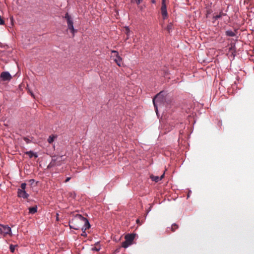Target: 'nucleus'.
<instances>
[{"label": "nucleus", "instance_id": "f257e3e1", "mask_svg": "<svg viewBox=\"0 0 254 254\" xmlns=\"http://www.w3.org/2000/svg\"><path fill=\"white\" fill-rule=\"evenodd\" d=\"M70 228L74 230H86L90 227L88 220L80 214H76L69 222Z\"/></svg>", "mask_w": 254, "mask_h": 254}, {"label": "nucleus", "instance_id": "f03ea898", "mask_svg": "<svg viewBox=\"0 0 254 254\" xmlns=\"http://www.w3.org/2000/svg\"><path fill=\"white\" fill-rule=\"evenodd\" d=\"M163 92H160L157 94L153 99V103L155 108V112L157 114L158 108H162L164 106L165 100Z\"/></svg>", "mask_w": 254, "mask_h": 254}, {"label": "nucleus", "instance_id": "7ed1b4c3", "mask_svg": "<svg viewBox=\"0 0 254 254\" xmlns=\"http://www.w3.org/2000/svg\"><path fill=\"white\" fill-rule=\"evenodd\" d=\"M64 17L66 20L68 29L70 30L72 34V37H74L75 33L77 31V30L74 28L73 21L71 16L69 15L68 13H66Z\"/></svg>", "mask_w": 254, "mask_h": 254}, {"label": "nucleus", "instance_id": "20e7f679", "mask_svg": "<svg viewBox=\"0 0 254 254\" xmlns=\"http://www.w3.org/2000/svg\"><path fill=\"white\" fill-rule=\"evenodd\" d=\"M64 160L63 156H54L48 167L50 168L55 166H60L62 164Z\"/></svg>", "mask_w": 254, "mask_h": 254}, {"label": "nucleus", "instance_id": "39448f33", "mask_svg": "<svg viewBox=\"0 0 254 254\" xmlns=\"http://www.w3.org/2000/svg\"><path fill=\"white\" fill-rule=\"evenodd\" d=\"M0 235L5 237L7 235L11 236V228L7 225H2L0 224Z\"/></svg>", "mask_w": 254, "mask_h": 254}, {"label": "nucleus", "instance_id": "423d86ee", "mask_svg": "<svg viewBox=\"0 0 254 254\" xmlns=\"http://www.w3.org/2000/svg\"><path fill=\"white\" fill-rule=\"evenodd\" d=\"M0 76L1 80L3 81H9L12 79V76L8 71L2 72Z\"/></svg>", "mask_w": 254, "mask_h": 254}, {"label": "nucleus", "instance_id": "0eeeda50", "mask_svg": "<svg viewBox=\"0 0 254 254\" xmlns=\"http://www.w3.org/2000/svg\"><path fill=\"white\" fill-rule=\"evenodd\" d=\"M112 53L114 54V56H116V58L114 60L115 62L118 65L121 66L123 64L122 59L119 55L118 52L116 51H112Z\"/></svg>", "mask_w": 254, "mask_h": 254}, {"label": "nucleus", "instance_id": "6e6552de", "mask_svg": "<svg viewBox=\"0 0 254 254\" xmlns=\"http://www.w3.org/2000/svg\"><path fill=\"white\" fill-rule=\"evenodd\" d=\"M161 11L163 19H166L168 16L166 3H162Z\"/></svg>", "mask_w": 254, "mask_h": 254}, {"label": "nucleus", "instance_id": "1a4fd4ad", "mask_svg": "<svg viewBox=\"0 0 254 254\" xmlns=\"http://www.w3.org/2000/svg\"><path fill=\"white\" fill-rule=\"evenodd\" d=\"M17 194L19 197H23V198H27L29 196V194L26 193L25 190H20V189H18Z\"/></svg>", "mask_w": 254, "mask_h": 254}, {"label": "nucleus", "instance_id": "9d476101", "mask_svg": "<svg viewBox=\"0 0 254 254\" xmlns=\"http://www.w3.org/2000/svg\"><path fill=\"white\" fill-rule=\"evenodd\" d=\"M135 235L134 234H128L125 236L126 240L131 244L132 243V242L133 241Z\"/></svg>", "mask_w": 254, "mask_h": 254}, {"label": "nucleus", "instance_id": "9b49d317", "mask_svg": "<svg viewBox=\"0 0 254 254\" xmlns=\"http://www.w3.org/2000/svg\"><path fill=\"white\" fill-rule=\"evenodd\" d=\"M226 15V13H224L221 11L219 14L213 15L212 21L213 23H214V21L221 18L223 16Z\"/></svg>", "mask_w": 254, "mask_h": 254}, {"label": "nucleus", "instance_id": "f8f14e48", "mask_svg": "<svg viewBox=\"0 0 254 254\" xmlns=\"http://www.w3.org/2000/svg\"><path fill=\"white\" fill-rule=\"evenodd\" d=\"M29 211L30 213L34 214L37 211V207L36 206L29 207Z\"/></svg>", "mask_w": 254, "mask_h": 254}, {"label": "nucleus", "instance_id": "ddd939ff", "mask_svg": "<svg viewBox=\"0 0 254 254\" xmlns=\"http://www.w3.org/2000/svg\"><path fill=\"white\" fill-rule=\"evenodd\" d=\"M226 35L229 37H234L236 35L235 32L231 30H227L226 31Z\"/></svg>", "mask_w": 254, "mask_h": 254}, {"label": "nucleus", "instance_id": "4468645a", "mask_svg": "<svg viewBox=\"0 0 254 254\" xmlns=\"http://www.w3.org/2000/svg\"><path fill=\"white\" fill-rule=\"evenodd\" d=\"M26 154L28 155L29 157L31 158L32 157H34L35 158H37L38 157L37 155L34 153L32 151H28L25 153Z\"/></svg>", "mask_w": 254, "mask_h": 254}, {"label": "nucleus", "instance_id": "2eb2a0df", "mask_svg": "<svg viewBox=\"0 0 254 254\" xmlns=\"http://www.w3.org/2000/svg\"><path fill=\"white\" fill-rule=\"evenodd\" d=\"M56 137V136L54 135H50L48 139V142L49 143H52L54 141Z\"/></svg>", "mask_w": 254, "mask_h": 254}, {"label": "nucleus", "instance_id": "dca6fc26", "mask_svg": "<svg viewBox=\"0 0 254 254\" xmlns=\"http://www.w3.org/2000/svg\"><path fill=\"white\" fill-rule=\"evenodd\" d=\"M150 178L152 180V181H154L155 182H158L160 180L159 177L155 176L154 175H151Z\"/></svg>", "mask_w": 254, "mask_h": 254}, {"label": "nucleus", "instance_id": "f3484780", "mask_svg": "<svg viewBox=\"0 0 254 254\" xmlns=\"http://www.w3.org/2000/svg\"><path fill=\"white\" fill-rule=\"evenodd\" d=\"M172 28H173V25L171 23H170L167 25V26L166 27V30L168 31V32L169 33H170L172 31Z\"/></svg>", "mask_w": 254, "mask_h": 254}, {"label": "nucleus", "instance_id": "a211bd4d", "mask_svg": "<svg viewBox=\"0 0 254 254\" xmlns=\"http://www.w3.org/2000/svg\"><path fill=\"white\" fill-rule=\"evenodd\" d=\"M131 245V244H130L129 242H127L126 240L125 241V242H123L122 243V247L125 248H127V247H128L129 245Z\"/></svg>", "mask_w": 254, "mask_h": 254}, {"label": "nucleus", "instance_id": "6ab92c4d", "mask_svg": "<svg viewBox=\"0 0 254 254\" xmlns=\"http://www.w3.org/2000/svg\"><path fill=\"white\" fill-rule=\"evenodd\" d=\"M178 227H178V225H177L176 224H172V226H171V231H172L173 232H175V230H176V229H177L178 228Z\"/></svg>", "mask_w": 254, "mask_h": 254}, {"label": "nucleus", "instance_id": "aec40b11", "mask_svg": "<svg viewBox=\"0 0 254 254\" xmlns=\"http://www.w3.org/2000/svg\"><path fill=\"white\" fill-rule=\"evenodd\" d=\"M26 184L25 183H22L21 185L20 188L21 189H19L20 190H24L26 189Z\"/></svg>", "mask_w": 254, "mask_h": 254}, {"label": "nucleus", "instance_id": "412c9836", "mask_svg": "<svg viewBox=\"0 0 254 254\" xmlns=\"http://www.w3.org/2000/svg\"><path fill=\"white\" fill-rule=\"evenodd\" d=\"M10 251L12 252V253H13L14 252V250H15V246L12 245H11L10 246Z\"/></svg>", "mask_w": 254, "mask_h": 254}, {"label": "nucleus", "instance_id": "4be33fe9", "mask_svg": "<svg viewBox=\"0 0 254 254\" xmlns=\"http://www.w3.org/2000/svg\"><path fill=\"white\" fill-rule=\"evenodd\" d=\"M23 139L26 142V143H29L31 142V140L26 137H24Z\"/></svg>", "mask_w": 254, "mask_h": 254}, {"label": "nucleus", "instance_id": "5701e85b", "mask_svg": "<svg viewBox=\"0 0 254 254\" xmlns=\"http://www.w3.org/2000/svg\"><path fill=\"white\" fill-rule=\"evenodd\" d=\"M141 1H142V0H131L132 2H135V3H137V4H139L141 2Z\"/></svg>", "mask_w": 254, "mask_h": 254}, {"label": "nucleus", "instance_id": "b1692460", "mask_svg": "<svg viewBox=\"0 0 254 254\" xmlns=\"http://www.w3.org/2000/svg\"><path fill=\"white\" fill-rule=\"evenodd\" d=\"M4 21L3 19L1 18V16L0 15V25H4Z\"/></svg>", "mask_w": 254, "mask_h": 254}, {"label": "nucleus", "instance_id": "393cba45", "mask_svg": "<svg viewBox=\"0 0 254 254\" xmlns=\"http://www.w3.org/2000/svg\"><path fill=\"white\" fill-rule=\"evenodd\" d=\"M82 233L81 234V236L85 237L86 236V233L85 232V230H82Z\"/></svg>", "mask_w": 254, "mask_h": 254}, {"label": "nucleus", "instance_id": "a878e982", "mask_svg": "<svg viewBox=\"0 0 254 254\" xmlns=\"http://www.w3.org/2000/svg\"><path fill=\"white\" fill-rule=\"evenodd\" d=\"M92 250L96 251H99L100 250V248H98L96 247H95L94 248H92Z\"/></svg>", "mask_w": 254, "mask_h": 254}, {"label": "nucleus", "instance_id": "bb28decb", "mask_svg": "<svg viewBox=\"0 0 254 254\" xmlns=\"http://www.w3.org/2000/svg\"><path fill=\"white\" fill-rule=\"evenodd\" d=\"M70 180V177H67V178L66 179V180H65V183H67V182H68Z\"/></svg>", "mask_w": 254, "mask_h": 254}, {"label": "nucleus", "instance_id": "cd10ccee", "mask_svg": "<svg viewBox=\"0 0 254 254\" xmlns=\"http://www.w3.org/2000/svg\"><path fill=\"white\" fill-rule=\"evenodd\" d=\"M136 223L139 224V225H141V223L140 222V221L139 219H137L136 221Z\"/></svg>", "mask_w": 254, "mask_h": 254}, {"label": "nucleus", "instance_id": "c85d7f7f", "mask_svg": "<svg viewBox=\"0 0 254 254\" xmlns=\"http://www.w3.org/2000/svg\"><path fill=\"white\" fill-rule=\"evenodd\" d=\"M164 173L162 175H161L160 178H159L160 180H162L164 178Z\"/></svg>", "mask_w": 254, "mask_h": 254}, {"label": "nucleus", "instance_id": "c756f323", "mask_svg": "<svg viewBox=\"0 0 254 254\" xmlns=\"http://www.w3.org/2000/svg\"><path fill=\"white\" fill-rule=\"evenodd\" d=\"M30 93L33 98H35L34 95L32 92L30 91Z\"/></svg>", "mask_w": 254, "mask_h": 254}, {"label": "nucleus", "instance_id": "7c9ffc66", "mask_svg": "<svg viewBox=\"0 0 254 254\" xmlns=\"http://www.w3.org/2000/svg\"><path fill=\"white\" fill-rule=\"evenodd\" d=\"M166 0H162V3H165Z\"/></svg>", "mask_w": 254, "mask_h": 254}, {"label": "nucleus", "instance_id": "2f4dec72", "mask_svg": "<svg viewBox=\"0 0 254 254\" xmlns=\"http://www.w3.org/2000/svg\"><path fill=\"white\" fill-rule=\"evenodd\" d=\"M126 30H127V33L129 32V29H128V28H127V29H126Z\"/></svg>", "mask_w": 254, "mask_h": 254}, {"label": "nucleus", "instance_id": "473e14b6", "mask_svg": "<svg viewBox=\"0 0 254 254\" xmlns=\"http://www.w3.org/2000/svg\"><path fill=\"white\" fill-rule=\"evenodd\" d=\"M30 182H34V180L33 179H31V180H30Z\"/></svg>", "mask_w": 254, "mask_h": 254}]
</instances>
